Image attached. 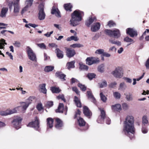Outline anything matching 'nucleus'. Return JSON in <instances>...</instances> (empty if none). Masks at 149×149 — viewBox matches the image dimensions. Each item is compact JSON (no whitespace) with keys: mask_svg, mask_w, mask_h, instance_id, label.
I'll use <instances>...</instances> for the list:
<instances>
[{"mask_svg":"<svg viewBox=\"0 0 149 149\" xmlns=\"http://www.w3.org/2000/svg\"><path fill=\"white\" fill-rule=\"evenodd\" d=\"M134 119L133 116H127L124 122L123 132L130 139L134 136L135 128L134 125Z\"/></svg>","mask_w":149,"mask_h":149,"instance_id":"obj_1","label":"nucleus"},{"mask_svg":"<svg viewBox=\"0 0 149 149\" xmlns=\"http://www.w3.org/2000/svg\"><path fill=\"white\" fill-rule=\"evenodd\" d=\"M83 15V12L79 10H75L71 14V18L70 21V24L73 26L79 24Z\"/></svg>","mask_w":149,"mask_h":149,"instance_id":"obj_2","label":"nucleus"},{"mask_svg":"<svg viewBox=\"0 0 149 149\" xmlns=\"http://www.w3.org/2000/svg\"><path fill=\"white\" fill-rule=\"evenodd\" d=\"M9 8L10 10L12 9L13 6V13L15 16H17L19 12L20 6H19V2L13 0V1H10L8 4Z\"/></svg>","mask_w":149,"mask_h":149,"instance_id":"obj_3","label":"nucleus"},{"mask_svg":"<svg viewBox=\"0 0 149 149\" xmlns=\"http://www.w3.org/2000/svg\"><path fill=\"white\" fill-rule=\"evenodd\" d=\"M111 74L115 77L117 78H120L123 76V68L121 67H116L115 70L112 72Z\"/></svg>","mask_w":149,"mask_h":149,"instance_id":"obj_4","label":"nucleus"},{"mask_svg":"<svg viewBox=\"0 0 149 149\" xmlns=\"http://www.w3.org/2000/svg\"><path fill=\"white\" fill-rule=\"evenodd\" d=\"M22 119V118L19 116H16L15 117L12 122L14 127L17 130L20 128Z\"/></svg>","mask_w":149,"mask_h":149,"instance_id":"obj_5","label":"nucleus"},{"mask_svg":"<svg viewBox=\"0 0 149 149\" xmlns=\"http://www.w3.org/2000/svg\"><path fill=\"white\" fill-rule=\"evenodd\" d=\"M39 123V119L37 117H35L34 121L29 123L27 126L33 127L35 130L39 131L40 130Z\"/></svg>","mask_w":149,"mask_h":149,"instance_id":"obj_6","label":"nucleus"},{"mask_svg":"<svg viewBox=\"0 0 149 149\" xmlns=\"http://www.w3.org/2000/svg\"><path fill=\"white\" fill-rule=\"evenodd\" d=\"M44 7L43 3H41L38 6V18L41 20L44 19L45 18V14L44 11Z\"/></svg>","mask_w":149,"mask_h":149,"instance_id":"obj_7","label":"nucleus"},{"mask_svg":"<svg viewBox=\"0 0 149 149\" xmlns=\"http://www.w3.org/2000/svg\"><path fill=\"white\" fill-rule=\"evenodd\" d=\"M27 52L29 58L33 61H36L37 58L36 55L33 50L29 47L27 48Z\"/></svg>","mask_w":149,"mask_h":149,"instance_id":"obj_8","label":"nucleus"},{"mask_svg":"<svg viewBox=\"0 0 149 149\" xmlns=\"http://www.w3.org/2000/svg\"><path fill=\"white\" fill-rule=\"evenodd\" d=\"M99 61L98 58L88 57L86 59V64L89 65H91L93 64L99 63Z\"/></svg>","mask_w":149,"mask_h":149,"instance_id":"obj_9","label":"nucleus"},{"mask_svg":"<svg viewBox=\"0 0 149 149\" xmlns=\"http://www.w3.org/2000/svg\"><path fill=\"white\" fill-rule=\"evenodd\" d=\"M99 109L101 113L100 116H99L97 120V121L98 123H102L104 121V119L105 117V113L103 109L99 108Z\"/></svg>","mask_w":149,"mask_h":149,"instance_id":"obj_10","label":"nucleus"},{"mask_svg":"<svg viewBox=\"0 0 149 149\" xmlns=\"http://www.w3.org/2000/svg\"><path fill=\"white\" fill-rule=\"evenodd\" d=\"M126 33L131 37L136 36L138 35L137 31L134 29L128 28L126 30Z\"/></svg>","mask_w":149,"mask_h":149,"instance_id":"obj_11","label":"nucleus"},{"mask_svg":"<svg viewBox=\"0 0 149 149\" xmlns=\"http://www.w3.org/2000/svg\"><path fill=\"white\" fill-rule=\"evenodd\" d=\"M101 24L99 22L94 23L91 26V30L93 32H96L100 29Z\"/></svg>","mask_w":149,"mask_h":149,"instance_id":"obj_12","label":"nucleus"},{"mask_svg":"<svg viewBox=\"0 0 149 149\" xmlns=\"http://www.w3.org/2000/svg\"><path fill=\"white\" fill-rule=\"evenodd\" d=\"M66 51V55L69 58H71L73 56L76 54L75 50L73 49L65 48Z\"/></svg>","mask_w":149,"mask_h":149,"instance_id":"obj_13","label":"nucleus"},{"mask_svg":"<svg viewBox=\"0 0 149 149\" xmlns=\"http://www.w3.org/2000/svg\"><path fill=\"white\" fill-rule=\"evenodd\" d=\"M20 108V106H17L12 109L9 108L7 109L8 115L16 113L17 111H20L19 109Z\"/></svg>","mask_w":149,"mask_h":149,"instance_id":"obj_14","label":"nucleus"},{"mask_svg":"<svg viewBox=\"0 0 149 149\" xmlns=\"http://www.w3.org/2000/svg\"><path fill=\"white\" fill-rule=\"evenodd\" d=\"M20 104L21 106H20L21 108L19 109L20 111H19L24 112L29 105V103L26 102H20Z\"/></svg>","mask_w":149,"mask_h":149,"instance_id":"obj_15","label":"nucleus"},{"mask_svg":"<svg viewBox=\"0 0 149 149\" xmlns=\"http://www.w3.org/2000/svg\"><path fill=\"white\" fill-rule=\"evenodd\" d=\"M67 107L66 106L64 108V105L63 103H60L59 104L58 109L56 110V112L63 113L64 111H67Z\"/></svg>","mask_w":149,"mask_h":149,"instance_id":"obj_16","label":"nucleus"},{"mask_svg":"<svg viewBox=\"0 0 149 149\" xmlns=\"http://www.w3.org/2000/svg\"><path fill=\"white\" fill-rule=\"evenodd\" d=\"M8 11V8L6 7H3L1 10L0 13V17L2 18H5Z\"/></svg>","mask_w":149,"mask_h":149,"instance_id":"obj_17","label":"nucleus"},{"mask_svg":"<svg viewBox=\"0 0 149 149\" xmlns=\"http://www.w3.org/2000/svg\"><path fill=\"white\" fill-rule=\"evenodd\" d=\"M51 13L52 14L55 15L58 17H61L60 12L58 9L54 6L52 8Z\"/></svg>","mask_w":149,"mask_h":149,"instance_id":"obj_18","label":"nucleus"},{"mask_svg":"<svg viewBox=\"0 0 149 149\" xmlns=\"http://www.w3.org/2000/svg\"><path fill=\"white\" fill-rule=\"evenodd\" d=\"M54 120L49 118L47 119V129L52 128L53 126Z\"/></svg>","mask_w":149,"mask_h":149,"instance_id":"obj_19","label":"nucleus"},{"mask_svg":"<svg viewBox=\"0 0 149 149\" xmlns=\"http://www.w3.org/2000/svg\"><path fill=\"white\" fill-rule=\"evenodd\" d=\"M96 21V18L95 17H89L86 22V24L88 27H89L94 22Z\"/></svg>","mask_w":149,"mask_h":149,"instance_id":"obj_20","label":"nucleus"},{"mask_svg":"<svg viewBox=\"0 0 149 149\" xmlns=\"http://www.w3.org/2000/svg\"><path fill=\"white\" fill-rule=\"evenodd\" d=\"M112 110L113 111H117L121 110V107L119 104H116L114 105H113L111 107Z\"/></svg>","mask_w":149,"mask_h":149,"instance_id":"obj_21","label":"nucleus"},{"mask_svg":"<svg viewBox=\"0 0 149 149\" xmlns=\"http://www.w3.org/2000/svg\"><path fill=\"white\" fill-rule=\"evenodd\" d=\"M7 44L5 42V40L3 39L0 40V49H4V45H6ZM0 54L2 55L3 57H4V55L2 52L0 50Z\"/></svg>","mask_w":149,"mask_h":149,"instance_id":"obj_22","label":"nucleus"},{"mask_svg":"<svg viewBox=\"0 0 149 149\" xmlns=\"http://www.w3.org/2000/svg\"><path fill=\"white\" fill-rule=\"evenodd\" d=\"M55 52L56 54L57 57L59 58H62L63 57V52L58 48H56Z\"/></svg>","mask_w":149,"mask_h":149,"instance_id":"obj_23","label":"nucleus"},{"mask_svg":"<svg viewBox=\"0 0 149 149\" xmlns=\"http://www.w3.org/2000/svg\"><path fill=\"white\" fill-rule=\"evenodd\" d=\"M83 111L84 114L87 116H90L91 115V112L87 107H84Z\"/></svg>","mask_w":149,"mask_h":149,"instance_id":"obj_24","label":"nucleus"},{"mask_svg":"<svg viewBox=\"0 0 149 149\" xmlns=\"http://www.w3.org/2000/svg\"><path fill=\"white\" fill-rule=\"evenodd\" d=\"M77 123L80 126H83L85 125L86 122L82 118L79 117L77 118Z\"/></svg>","mask_w":149,"mask_h":149,"instance_id":"obj_25","label":"nucleus"},{"mask_svg":"<svg viewBox=\"0 0 149 149\" xmlns=\"http://www.w3.org/2000/svg\"><path fill=\"white\" fill-rule=\"evenodd\" d=\"M87 94L88 98L89 99H90L92 102L94 103H95L96 102L95 99L93 97L91 92L90 91H87Z\"/></svg>","mask_w":149,"mask_h":149,"instance_id":"obj_26","label":"nucleus"},{"mask_svg":"<svg viewBox=\"0 0 149 149\" xmlns=\"http://www.w3.org/2000/svg\"><path fill=\"white\" fill-rule=\"evenodd\" d=\"M55 75L57 77L63 79V80H65V79L64 78L65 77V75L61 72H57L56 73Z\"/></svg>","mask_w":149,"mask_h":149,"instance_id":"obj_27","label":"nucleus"},{"mask_svg":"<svg viewBox=\"0 0 149 149\" xmlns=\"http://www.w3.org/2000/svg\"><path fill=\"white\" fill-rule=\"evenodd\" d=\"M113 35L114 38H118L120 36V33L119 31L117 29H115L113 31Z\"/></svg>","mask_w":149,"mask_h":149,"instance_id":"obj_28","label":"nucleus"},{"mask_svg":"<svg viewBox=\"0 0 149 149\" xmlns=\"http://www.w3.org/2000/svg\"><path fill=\"white\" fill-rule=\"evenodd\" d=\"M56 123L55 127L57 129H59L63 125L62 122L61 120L58 118L56 119Z\"/></svg>","mask_w":149,"mask_h":149,"instance_id":"obj_29","label":"nucleus"},{"mask_svg":"<svg viewBox=\"0 0 149 149\" xmlns=\"http://www.w3.org/2000/svg\"><path fill=\"white\" fill-rule=\"evenodd\" d=\"M54 68V67L52 66H47L44 69V70L46 72H49L52 71Z\"/></svg>","mask_w":149,"mask_h":149,"instance_id":"obj_30","label":"nucleus"},{"mask_svg":"<svg viewBox=\"0 0 149 149\" xmlns=\"http://www.w3.org/2000/svg\"><path fill=\"white\" fill-rule=\"evenodd\" d=\"M51 90L53 93H58L61 91V89L59 88L56 87H51Z\"/></svg>","mask_w":149,"mask_h":149,"instance_id":"obj_31","label":"nucleus"},{"mask_svg":"<svg viewBox=\"0 0 149 149\" xmlns=\"http://www.w3.org/2000/svg\"><path fill=\"white\" fill-rule=\"evenodd\" d=\"M74 101L77 107H81V105L80 101L77 97H74Z\"/></svg>","mask_w":149,"mask_h":149,"instance_id":"obj_32","label":"nucleus"},{"mask_svg":"<svg viewBox=\"0 0 149 149\" xmlns=\"http://www.w3.org/2000/svg\"><path fill=\"white\" fill-rule=\"evenodd\" d=\"M126 86L124 82L120 84L118 88V90L121 91H124L126 88Z\"/></svg>","mask_w":149,"mask_h":149,"instance_id":"obj_33","label":"nucleus"},{"mask_svg":"<svg viewBox=\"0 0 149 149\" xmlns=\"http://www.w3.org/2000/svg\"><path fill=\"white\" fill-rule=\"evenodd\" d=\"M75 63L74 61H72L70 62H68L67 64V66L68 69L71 68H74V64Z\"/></svg>","mask_w":149,"mask_h":149,"instance_id":"obj_34","label":"nucleus"},{"mask_svg":"<svg viewBox=\"0 0 149 149\" xmlns=\"http://www.w3.org/2000/svg\"><path fill=\"white\" fill-rule=\"evenodd\" d=\"M100 88H102L106 87L107 86V83L105 80H102L101 83L98 84Z\"/></svg>","mask_w":149,"mask_h":149,"instance_id":"obj_35","label":"nucleus"},{"mask_svg":"<svg viewBox=\"0 0 149 149\" xmlns=\"http://www.w3.org/2000/svg\"><path fill=\"white\" fill-rule=\"evenodd\" d=\"M45 86L46 84H40V86L41 92L44 94H46L47 93V90L45 88Z\"/></svg>","mask_w":149,"mask_h":149,"instance_id":"obj_36","label":"nucleus"},{"mask_svg":"<svg viewBox=\"0 0 149 149\" xmlns=\"http://www.w3.org/2000/svg\"><path fill=\"white\" fill-rule=\"evenodd\" d=\"M105 65L103 64H102L99 65L98 67L97 70L98 71L101 73L104 72V70Z\"/></svg>","mask_w":149,"mask_h":149,"instance_id":"obj_37","label":"nucleus"},{"mask_svg":"<svg viewBox=\"0 0 149 149\" xmlns=\"http://www.w3.org/2000/svg\"><path fill=\"white\" fill-rule=\"evenodd\" d=\"M66 40L68 41H70L72 40H73L75 41H77L79 40V39L76 36H72L68 38Z\"/></svg>","mask_w":149,"mask_h":149,"instance_id":"obj_38","label":"nucleus"},{"mask_svg":"<svg viewBox=\"0 0 149 149\" xmlns=\"http://www.w3.org/2000/svg\"><path fill=\"white\" fill-rule=\"evenodd\" d=\"M125 98L127 101H130L132 100V95L130 93H125Z\"/></svg>","mask_w":149,"mask_h":149,"instance_id":"obj_39","label":"nucleus"},{"mask_svg":"<svg viewBox=\"0 0 149 149\" xmlns=\"http://www.w3.org/2000/svg\"><path fill=\"white\" fill-rule=\"evenodd\" d=\"M65 9L67 11H71V8L72 6L70 3H69L65 4L64 6Z\"/></svg>","mask_w":149,"mask_h":149,"instance_id":"obj_40","label":"nucleus"},{"mask_svg":"<svg viewBox=\"0 0 149 149\" xmlns=\"http://www.w3.org/2000/svg\"><path fill=\"white\" fill-rule=\"evenodd\" d=\"M33 0H26L25 2V5L30 7L33 4Z\"/></svg>","mask_w":149,"mask_h":149,"instance_id":"obj_41","label":"nucleus"},{"mask_svg":"<svg viewBox=\"0 0 149 149\" xmlns=\"http://www.w3.org/2000/svg\"><path fill=\"white\" fill-rule=\"evenodd\" d=\"M109 42L112 44H116L118 46L120 45H121V42L118 41H115L112 39H110Z\"/></svg>","mask_w":149,"mask_h":149,"instance_id":"obj_42","label":"nucleus"},{"mask_svg":"<svg viewBox=\"0 0 149 149\" xmlns=\"http://www.w3.org/2000/svg\"><path fill=\"white\" fill-rule=\"evenodd\" d=\"M104 52V50L103 49H99L97 50L95 52V53L96 54H102Z\"/></svg>","mask_w":149,"mask_h":149,"instance_id":"obj_43","label":"nucleus"},{"mask_svg":"<svg viewBox=\"0 0 149 149\" xmlns=\"http://www.w3.org/2000/svg\"><path fill=\"white\" fill-rule=\"evenodd\" d=\"M114 97L116 99H119L120 97V93L118 92H115L113 93Z\"/></svg>","mask_w":149,"mask_h":149,"instance_id":"obj_44","label":"nucleus"},{"mask_svg":"<svg viewBox=\"0 0 149 149\" xmlns=\"http://www.w3.org/2000/svg\"><path fill=\"white\" fill-rule=\"evenodd\" d=\"M70 47L73 48L76 47H83V45L79 43H75L71 45H70Z\"/></svg>","mask_w":149,"mask_h":149,"instance_id":"obj_45","label":"nucleus"},{"mask_svg":"<svg viewBox=\"0 0 149 149\" xmlns=\"http://www.w3.org/2000/svg\"><path fill=\"white\" fill-rule=\"evenodd\" d=\"M124 40L127 42H131V43L134 42L133 40L128 37H127L124 38Z\"/></svg>","mask_w":149,"mask_h":149,"instance_id":"obj_46","label":"nucleus"},{"mask_svg":"<svg viewBox=\"0 0 149 149\" xmlns=\"http://www.w3.org/2000/svg\"><path fill=\"white\" fill-rule=\"evenodd\" d=\"M105 32L106 34L110 36H113V31L110 30L106 29L105 30Z\"/></svg>","mask_w":149,"mask_h":149,"instance_id":"obj_47","label":"nucleus"},{"mask_svg":"<svg viewBox=\"0 0 149 149\" xmlns=\"http://www.w3.org/2000/svg\"><path fill=\"white\" fill-rule=\"evenodd\" d=\"M148 123V120L147 116H144L142 118V123L145 125L147 124Z\"/></svg>","mask_w":149,"mask_h":149,"instance_id":"obj_48","label":"nucleus"},{"mask_svg":"<svg viewBox=\"0 0 149 149\" xmlns=\"http://www.w3.org/2000/svg\"><path fill=\"white\" fill-rule=\"evenodd\" d=\"M100 96L102 100L104 102H106L107 100V98L104 95L102 92H101L100 93Z\"/></svg>","mask_w":149,"mask_h":149,"instance_id":"obj_49","label":"nucleus"},{"mask_svg":"<svg viewBox=\"0 0 149 149\" xmlns=\"http://www.w3.org/2000/svg\"><path fill=\"white\" fill-rule=\"evenodd\" d=\"M30 8V7L28 6L25 5V7L22 9L21 12V14L22 15L25 12L27 11Z\"/></svg>","mask_w":149,"mask_h":149,"instance_id":"obj_50","label":"nucleus"},{"mask_svg":"<svg viewBox=\"0 0 149 149\" xmlns=\"http://www.w3.org/2000/svg\"><path fill=\"white\" fill-rule=\"evenodd\" d=\"M0 115L3 116L8 115L7 109L5 111H0Z\"/></svg>","mask_w":149,"mask_h":149,"instance_id":"obj_51","label":"nucleus"},{"mask_svg":"<svg viewBox=\"0 0 149 149\" xmlns=\"http://www.w3.org/2000/svg\"><path fill=\"white\" fill-rule=\"evenodd\" d=\"M95 74L94 73H89L87 75L88 78L90 80H92L93 78H95Z\"/></svg>","mask_w":149,"mask_h":149,"instance_id":"obj_52","label":"nucleus"},{"mask_svg":"<svg viewBox=\"0 0 149 149\" xmlns=\"http://www.w3.org/2000/svg\"><path fill=\"white\" fill-rule=\"evenodd\" d=\"M148 131L147 127L144 126H143L141 129V132L144 134L147 133Z\"/></svg>","mask_w":149,"mask_h":149,"instance_id":"obj_53","label":"nucleus"},{"mask_svg":"<svg viewBox=\"0 0 149 149\" xmlns=\"http://www.w3.org/2000/svg\"><path fill=\"white\" fill-rule=\"evenodd\" d=\"M7 25L8 24H7L0 22V30L6 29V26H7Z\"/></svg>","mask_w":149,"mask_h":149,"instance_id":"obj_54","label":"nucleus"},{"mask_svg":"<svg viewBox=\"0 0 149 149\" xmlns=\"http://www.w3.org/2000/svg\"><path fill=\"white\" fill-rule=\"evenodd\" d=\"M78 85L82 91H86V87L84 85H82L80 84H79Z\"/></svg>","mask_w":149,"mask_h":149,"instance_id":"obj_55","label":"nucleus"},{"mask_svg":"<svg viewBox=\"0 0 149 149\" xmlns=\"http://www.w3.org/2000/svg\"><path fill=\"white\" fill-rule=\"evenodd\" d=\"M57 98L58 99H61L64 102H65V100L64 98V95L63 94L59 95L57 97Z\"/></svg>","mask_w":149,"mask_h":149,"instance_id":"obj_56","label":"nucleus"},{"mask_svg":"<svg viewBox=\"0 0 149 149\" xmlns=\"http://www.w3.org/2000/svg\"><path fill=\"white\" fill-rule=\"evenodd\" d=\"M108 25L109 27H111L114 26L116 25V24L113 22L110 21L108 22Z\"/></svg>","mask_w":149,"mask_h":149,"instance_id":"obj_57","label":"nucleus"},{"mask_svg":"<svg viewBox=\"0 0 149 149\" xmlns=\"http://www.w3.org/2000/svg\"><path fill=\"white\" fill-rule=\"evenodd\" d=\"M13 45L15 47H20L21 46V43L18 41L15 42L13 43Z\"/></svg>","mask_w":149,"mask_h":149,"instance_id":"obj_58","label":"nucleus"},{"mask_svg":"<svg viewBox=\"0 0 149 149\" xmlns=\"http://www.w3.org/2000/svg\"><path fill=\"white\" fill-rule=\"evenodd\" d=\"M117 83L115 82H113L111 83L109 85V86L110 88H115L117 85Z\"/></svg>","mask_w":149,"mask_h":149,"instance_id":"obj_59","label":"nucleus"},{"mask_svg":"<svg viewBox=\"0 0 149 149\" xmlns=\"http://www.w3.org/2000/svg\"><path fill=\"white\" fill-rule=\"evenodd\" d=\"M80 68L81 70H87L88 69V67L86 65L82 64L80 65Z\"/></svg>","mask_w":149,"mask_h":149,"instance_id":"obj_60","label":"nucleus"},{"mask_svg":"<svg viewBox=\"0 0 149 149\" xmlns=\"http://www.w3.org/2000/svg\"><path fill=\"white\" fill-rule=\"evenodd\" d=\"M123 79L127 83H131L132 81L131 79L127 77H124Z\"/></svg>","mask_w":149,"mask_h":149,"instance_id":"obj_61","label":"nucleus"},{"mask_svg":"<svg viewBox=\"0 0 149 149\" xmlns=\"http://www.w3.org/2000/svg\"><path fill=\"white\" fill-rule=\"evenodd\" d=\"M36 108L39 111H40L43 109L42 105L41 103L38 104Z\"/></svg>","mask_w":149,"mask_h":149,"instance_id":"obj_62","label":"nucleus"},{"mask_svg":"<svg viewBox=\"0 0 149 149\" xmlns=\"http://www.w3.org/2000/svg\"><path fill=\"white\" fill-rule=\"evenodd\" d=\"M53 102L52 101H48L47 102L46 106L47 107H50L53 105Z\"/></svg>","mask_w":149,"mask_h":149,"instance_id":"obj_63","label":"nucleus"},{"mask_svg":"<svg viewBox=\"0 0 149 149\" xmlns=\"http://www.w3.org/2000/svg\"><path fill=\"white\" fill-rule=\"evenodd\" d=\"M122 107L124 110H127L129 108L128 105L126 103H124L122 104Z\"/></svg>","mask_w":149,"mask_h":149,"instance_id":"obj_64","label":"nucleus"}]
</instances>
